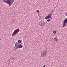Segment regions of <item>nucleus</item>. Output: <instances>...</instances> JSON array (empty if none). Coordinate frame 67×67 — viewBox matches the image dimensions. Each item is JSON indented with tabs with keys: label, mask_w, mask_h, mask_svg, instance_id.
Wrapping results in <instances>:
<instances>
[{
	"label": "nucleus",
	"mask_w": 67,
	"mask_h": 67,
	"mask_svg": "<svg viewBox=\"0 0 67 67\" xmlns=\"http://www.w3.org/2000/svg\"><path fill=\"white\" fill-rule=\"evenodd\" d=\"M23 47V46L21 44H19V43H18L15 44V49H18V48H22Z\"/></svg>",
	"instance_id": "nucleus-2"
},
{
	"label": "nucleus",
	"mask_w": 67,
	"mask_h": 67,
	"mask_svg": "<svg viewBox=\"0 0 67 67\" xmlns=\"http://www.w3.org/2000/svg\"><path fill=\"white\" fill-rule=\"evenodd\" d=\"M47 53V52L46 50L43 51L41 53V56L42 57H44V56H46Z\"/></svg>",
	"instance_id": "nucleus-5"
},
{
	"label": "nucleus",
	"mask_w": 67,
	"mask_h": 67,
	"mask_svg": "<svg viewBox=\"0 0 67 67\" xmlns=\"http://www.w3.org/2000/svg\"><path fill=\"white\" fill-rule=\"evenodd\" d=\"M50 0H49V2H50Z\"/></svg>",
	"instance_id": "nucleus-16"
},
{
	"label": "nucleus",
	"mask_w": 67,
	"mask_h": 67,
	"mask_svg": "<svg viewBox=\"0 0 67 67\" xmlns=\"http://www.w3.org/2000/svg\"><path fill=\"white\" fill-rule=\"evenodd\" d=\"M21 42V40H18V42L19 43H20Z\"/></svg>",
	"instance_id": "nucleus-10"
},
{
	"label": "nucleus",
	"mask_w": 67,
	"mask_h": 67,
	"mask_svg": "<svg viewBox=\"0 0 67 67\" xmlns=\"http://www.w3.org/2000/svg\"><path fill=\"white\" fill-rule=\"evenodd\" d=\"M65 15H66V16H67V13H66L65 14Z\"/></svg>",
	"instance_id": "nucleus-14"
},
{
	"label": "nucleus",
	"mask_w": 67,
	"mask_h": 67,
	"mask_svg": "<svg viewBox=\"0 0 67 67\" xmlns=\"http://www.w3.org/2000/svg\"><path fill=\"white\" fill-rule=\"evenodd\" d=\"M54 40L55 41H58V39L57 38V37H55L54 38Z\"/></svg>",
	"instance_id": "nucleus-8"
},
{
	"label": "nucleus",
	"mask_w": 67,
	"mask_h": 67,
	"mask_svg": "<svg viewBox=\"0 0 67 67\" xmlns=\"http://www.w3.org/2000/svg\"><path fill=\"white\" fill-rule=\"evenodd\" d=\"M37 12H39V10H37Z\"/></svg>",
	"instance_id": "nucleus-12"
},
{
	"label": "nucleus",
	"mask_w": 67,
	"mask_h": 67,
	"mask_svg": "<svg viewBox=\"0 0 67 67\" xmlns=\"http://www.w3.org/2000/svg\"><path fill=\"white\" fill-rule=\"evenodd\" d=\"M62 23L63 27H64L65 26H66L67 25V18H65L64 21Z\"/></svg>",
	"instance_id": "nucleus-4"
},
{
	"label": "nucleus",
	"mask_w": 67,
	"mask_h": 67,
	"mask_svg": "<svg viewBox=\"0 0 67 67\" xmlns=\"http://www.w3.org/2000/svg\"><path fill=\"white\" fill-rule=\"evenodd\" d=\"M57 32V31L56 30H54L53 31V34H56Z\"/></svg>",
	"instance_id": "nucleus-9"
},
{
	"label": "nucleus",
	"mask_w": 67,
	"mask_h": 67,
	"mask_svg": "<svg viewBox=\"0 0 67 67\" xmlns=\"http://www.w3.org/2000/svg\"><path fill=\"white\" fill-rule=\"evenodd\" d=\"M54 10H52V13H53V12H54Z\"/></svg>",
	"instance_id": "nucleus-15"
},
{
	"label": "nucleus",
	"mask_w": 67,
	"mask_h": 67,
	"mask_svg": "<svg viewBox=\"0 0 67 67\" xmlns=\"http://www.w3.org/2000/svg\"><path fill=\"white\" fill-rule=\"evenodd\" d=\"M14 0H4L3 1V2L7 3V4L9 5V6H11L13 2H14Z\"/></svg>",
	"instance_id": "nucleus-1"
},
{
	"label": "nucleus",
	"mask_w": 67,
	"mask_h": 67,
	"mask_svg": "<svg viewBox=\"0 0 67 67\" xmlns=\"http://www.w3.org/2000/svg\"><path fill=\"white\" fill-rule=\"evenodd\" d=\"M52 14L50 13L48 15V16H46L44 19H52Z\"/></svg>",
	"instance_id": "nucleus-6"
},
{
	"label": "nucleus",
	"mask_w": 67,
	"mask_h": 67,
	"mask_svg": "<svg viewBox=\"0 0 67 67\" xmlns=\"http://www.w3.org/2000/svg\"><path fill=\"white\" fill-rule=\"evenodd\" d=\"M38 24L41 26H45V23L42 21H40L39 23Z\"/></svg>",
	"instance_id": "nucleus-7"
},
{
	"label": "nucleus",
	"mask_w": 67,
	"mask_h": 67,
	"mask_svg": "<svg viewBox=\"0 0 67 67\" xmlns=\"http://www.w3.org/2000/svg\"><path fill=\"white\" fill-rule=\"evenodd\" d=\"M51 21V20H50V19H48L47 20V22H49V21Z\"/></svg>",
	"instance_id": "nucleus-11"
},
{
	"label": "nucleus",
	"mask_w": 67,
	"mask_h": 67,
	"mask_svg": "<svg viewBox=\"0 0 67 67\" xmlns=\"http://www.w3.org/2000/svg\"><path fill=\"white\" fill-rule=\"evenodd\" d=\"M46 66V65H44V66H43V67H45V66Z\"/></svg>",
	"instance_id": "nucleus-13"
},
{
	"label": "nucleus",
	"mask_w": 67,
	"mask_h": 67,
	"mask_svg": "<svg viewBox=\"0 0 67 67\" xmlns=\"http://www.w3.org/2000/svg\"><path fill=\"white\" fill-rule=\"evenodd\" d=\"M19 31H20L19 29H18L15 30L13 32L12 35V36H15V35H17L18 33L19 32Z\"/></svg>",
	"instance_id": "nucleus-3"
}]
</instances>
